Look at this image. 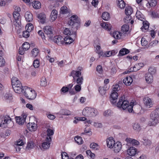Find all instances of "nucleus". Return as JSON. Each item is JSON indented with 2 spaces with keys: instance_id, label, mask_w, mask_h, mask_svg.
I'll use <instances>...</instances> for the list:
<instances>
[{
  "instance_id": "obj_1",
  "label": "nucleus",
  "mask_w": 159,
  "mask_h": 159,
  "mask_svg": "<svg viewBox=\"0 0 159 159\" xmlns=\"http://www.w3.org/2000/svg\"><path fill=\"white\" fill-rule=\"evenodd\" d=\"M136 106V105L134 104L132 102L129 105V102L125 100V96L124 95L119 98L116 105L117 107L124 110H126L129 112H134L135 111L134 108Z\"/></svg>"
},
{
  "instance_id": "obj_2",
  "label": "nucleus",
  "mask_w": 159,
  "mask_h": 159,
  "mask_svg": "<svg viewBox=\"0 0 159 159\" xmlns=\"http://www.w3.org/2000/svg\"><path fill=\"white\" fill-rule=\"evenodd\" d=\"M11 81L13 89L16 93H20L24 91L21 83L17 78L12 77Z\"/></svg>"
},
{
  "instance_id": "obj_3",
  "label": "nucleus",
  "mask_w": 159,
  "mask_h": 159,
  "mask_svg": "<svg viewBox=\"0 0 159 159\" xmlns=\"http://www.w3.org/2000/svg\"><path fill=\"white\" fill-rule=\"evenodd\" d=\"M150 120L148 125L150 126H155L158 123L159 108L156 109L150 115Z\"/></svg>"
},
{
  "instance_id": "obj_4",
  "label": "nucleus",
  "mask_w": 159,
  "mask_h": 159,
  "mask_svg": "<svg viewBox=\"0 0 159 159\" xmlns=\"http://www.w3.org/2000/svg\"><path fill=\"white\" fill-rule=\"evenodd\" d=\"M80 19L76 15H73L70 18L68 24L74 29L77 30L80 26Z\"/></svg>"
},
{
  "instance_id": "obj_5",
  "label": "nucleus",
  "mask_w": 159,
  "mask_h": 159,
  "mask_svg": "<svg viewBox=\"0 0 159 159\" xmlns=\"http://www.w3.org/2000/svg\"><path fill=\"white\" fill-rule=\"evenodd\" d=\"M98 113V111L96 109L90 107L85 108L82 111L83 115L89 117L96 116Z\"/></svg>"
},
{
  "instance_id": "obj_6",
  "label": "nucleus",
  "mask_w": 159,
  "mask_h": 159,
  "mask_svg": "<svg viewBox=\"0 0 159 159\" xmlns=\"http://www.w3.org/2000/svg\"><path fill=\"white\" fill-rule=\"evenodd\" d=\"M24 89H25L24 92V95L28 99L33 100L36 98V93L34 90H32L27 86L24 87Z\"/></svg>"
},
{
  "instance_id": "obj_7",
  "label": "nucleus",
  "mask_w": 159,
  "mask_h": 159,
  "mask_svg": "<svg viewBox=\"0 0 159 159\" xmlns=\"http://www.w3.org/2000/svg\"><path fill=\"white\" fill-rule=\"evenodd\" d=\"M13 24L16 27H19L21 25V17L19 13L15 11L13 13Z\"/></svg>"
},
{
  "instance_id": "obj_8",
  "label": "nucleus",
  "mask_w": 159,
  "mask_h": 159,
  "mask_svg": "<svg viewBox=\"0 0 159 159\" xmlns=\"http://www.w3.org/2000/svg\"><path fill=\"white\" fill-rule=\"evenodd\" d=\"M143 102L144 106L147 108H149L153 107L154 104L153 101L148 97H145L143 98Z\"/></svg>"
},
{
  "instance_id": "obj_9",
  "label": "nucleus",
  "mask_w": 159,
  "mask_h": 159,
  "mask_svg": "<svg viewBox=\"0 0 159 159\" xmlns=\"http://www.w3.org/2000/svg\"><path fill=\"white\" fill-rule=\"evenodd\" d=\"M82 67L79 66L77 70H73L71 72L70 76L73 77L74 81H75L76 77H80V76L81 75V71L82 70Z\"/></svg>"
},
{
  "instance_id": "obj_10",
  "label": "nucleus",
  "mask_w": 159,
  "mask_h": 159,
  "mask_svg": "<svg viewBox=\"0 0 159 159\" xmlns=\"http://www.w3.org/2000/svg\"><path fill=\"white\" fill-rule=\"evenodd\" d=\"M2 123L3 124H6L7 127L9 128L11 127L13 125V122L11 120V118L8 116L6 115L4 118L3 120L2 121Z\"/></svg>"
},
{
  "instance_id": "obj_11",
  "label": "nucleus",
  "mask_w": 159,
  "mask_h": 159,
  "mask_svg": "<svg viewBox=\"0 0 159 159\" xmlns=\"http://www.w3.org/2000/svg\"><path fill=\"white\" fill-rule=\"evenodd\" d=\"M27 117L25 114L23 113L20 116H16L15 117L16 123L20 125H22L25 121Z\"/></svg>"
},
{
  "instance_id": "obj_12",
  "label": "nucleus",
  "mask_w": 159,
  "mask_h": 159,
  "mask_svg": "<svg viewBox=\"0 0 159 159\" xmlns=\"http://www.w3.org/2000/svg\"><path fill=\"white\" fill-rule=\"evenodd\" d=\"M44 32L47 34L50 39H51L53 37V32L52 28L49 26H46L44 28Z\"/></svg>"
},
{
  "instance_id": "obj_13",
  "label": "nucleus",
  "mask_w": 159,
  "mask_h": 159,
  "mask_svg": "<svg viewBox=\"0 0 159 159\" xmlns=\"http://www.w3.org/2000/svg\"><path fill=\"white\" fill-rule=\"evenodd\" d=\"M28 129L30 131H34L36 130L37 126L36 124L34 123H29L27 125Z\"/></svg>"
},
{
  "instance_id": "obj_14",
  "label": "nucleus",
  "mask_w": 159,
  "mask_h": 159,
  "mask_svg": "<svg viewBox=\"0 0 159 159\" xmlns=\"http://www.w3.org/2000/svg\"><path fill=\"white\" fill-rule=\"evenodd\" d=\"M54 41L59 45L64 44V38L61 36H55L54 38Z\"/></svg>"
},
{
  "instance_id": "obj_15",
  "label": "nucleus",
  "mask_w": 159,
  "mask_h": 159,
  "mask_svg": "<svg viewBox=\"0 0 159 159\" xmlns=\"http://www.w3.org/2000/svg\"><path fill=\"white\" fill-rule=\"evenodd\" d=\"M47 136L45 139L46 141H51L52 137L51 136L54 134V131L50 129H48L47 130Z\"/></svg>"
},
{
  "instance_id": "obj_16",
  "label": "nucleus",
  "mask_w": 159,
  "mask_h": 159,
  "mask_svg": "<svg viewBox=\"0 0 159 159\" xmlns=\"http://www.w3.org/2000/svg\"><path fill=\"white\" fill-rule=\"evenodd\" d=\"M107 146L110 148H113L114 145L115 143V141L113 139L112 137H110L107 139L106 140Z\"/></svg>"
},
{
  "instance_id": "obj_17",
  "label": "nucleus",
  "mask_w": 159,
  "mask_h": 159,
  "mask_svg": "<svg viewBox=\"0 0 159 159\" xmlns=\"http://www.w3.org/2000/svg\"><path fill=\"white\" fill-rule=\"evenodd\" d=\"M111 102L113 104H115L116 102L118 97V94L116 92H112L111 93Z\"/></svg>"
},
{
  "instance_id": "obj_18",
  "label": "nucleus",
  "mask_w": 159,
  "mask_h": 159,
  "mask_svg": "<svg viewBox=\"0 0 159 159\" xmlns=\"http://www.w3.org/2000/svg\"><path fill=\"white\" fill-rule=\"evenodd\" d=\"M145 78L148 84H151L153 81V76L151 74L149 73L146 74Z\"/></svg>"
},
{
  "instance_id": "obj_19",
  "label": "nucleus",
  "mask_w": 159,
  "mask_h": 159,
  "mask_svg": "<svg viewBox=\"0 0 159 159\" xmlns=\"http://www.w3.org/2000/svg\"><path fill=\"white\" fill-rule=\"evenodd\" d=\"M100 25L107 31H110L111 30L112 26L111 24L105 22L101 23L100 24Z\"/></svg>"
},
{
  "instance_id": "obj_20",
  "label": "nucleus",
  "mask_w": 159,
  "mask_h": 159,
  "mask_svg": "<svg viewBox=\"0 0 159 159\" xmlns=\"http://www.w3.org/2000/svg\"><path fill=\"white\" fill-rule=\"evenodd\" d=\"M121 146V144L120 142H117L113 146L114 152L116 153L118 152L120 150Z\"/></svg>"
},
{
  "instance_id": "obj_21",
  "label": "nucleus",
  "mask_w": 159,
  "mask_h": 159,
  "mask_svg": "<svg viewBox=\"0 0 159 159\" xmlns=\"http://www.w3.org/2000/svg\"><path fill=\"white\" fill-rule=\"evenodd\" d=\"M137 149L134 147H131L127 150V154L129 156H133L136 153Z\"/></svg>"
},
{
  "instance_id": "obj_22",
  "label": "nucleus",
  "mask_w": 159,
  "mask_h": 159,
  "mask_svg": "<svg viewBox=\"0 0 159 159\" xmlns=\"http://www.w3.org/2000/svg\"><path fill=\"white\" fill-rule=\"evenodd\" d=\"M133 10L132 8L130 6L126 7L125 10V13L126 15L128 16L129 20L131 19V17L130 16L132 13Z\"/></svg>"
},
{
  "instance_id": "obj_23",
  "label": "nucleus",
  "mask_w": 159,
  "mask_h": 159,
  "mask_svg": "<svg viewBox=\"0 0 159 159\" xmlns=\"http://www.w3.org/2000/svg\"><path fill=\"white\" fill-rule=\"evenodd\" d=\"M57 11L56 10H53L50 14V20L52 21H54L57 18Z\"/></svg>"
},
{
  "instance_id": "obj_24",
  "label": "nucleus",
  "mask_w": 159,
  "mask_h": 159,
  "mask_svg": "<svg viewBox=\"0 0 159 159\" xmlns=\"http://www.w3.org/2000/svg\"><path fill=\"white\" fill-rule=\"evenodd\" d=\"M132 82L133 79L130 76L126 77L123 80V82L126 85H130Z\"/></svg>"
},
{
  "instance_id": "obj_25",
  "label": "nucleus",
  "mask_w": 159,
  "mask_h": 159,
  "mask_svg": "<svg viewBox=\"0 0 159 159\" xmlns=\"http://www.w3.org/2000/svg\"><path fill=\"white\" fill-rule=\"evenodd\" d=\"M25 17L27 21H31L33 19L32 14L29 12H26L25 14Z\"/></svg>"
},
{
  "instance_id": "obj_26",
  "label": "nucleus",
  "mask_w": 159,
  "mask_h": 159,
  "mask_svg": "<svg viewBox=\"0 0 159 159\" xmlns=\"http://www.w3.org/2000/svg\"><path fill=\"white\" fill-rule=\"evenodd\" d=\"M157 3V0H149L146 4V6L148 8L150 7H154L156 6Z\"/></svg>"
},
{
  "instance_id": "obj_27",
  "label": "nucleus",
  "mask_w": 159,
  "mask_h": 159,
  "mask_svg": "<svg viewBox=\"0 0 159 159\" xmlns=\"http://www.w3.org/2000/svg\"><path fill=\"white\" fill-rule=\"evenodd\" d=\"M74 41V39L69 36H66L64 39V43L66 44H70Z\"/></svg>"
},
{
  "instance_id": "obj_28",
  "label": "nucleus",
  "mask_w": 159,
  "mask_h": 159,
  "mask_svg": "<svg viewBox=\"0 0 159 159\" xmlns=\"http://www.w3.org/2000/svg\"><path fill=\"white\" fill-rule=\"evenodd\" d=\"M38 17L40 20L39 21L42 24H44L45 21L46 16L43 13H40L38 16Z\"/></svg>"
},
{
  "instance_id": "obj_29",
  "label": "nucleus",
  "mask_w": 159,
  "mask_h": 159,
  "mask_svg": "<svg viewBox=\"0 0 159 159\" xmlns=\"http://www.w3.org/2000/svg\"><path fill=\"white\" fill-rule=\"evenodd\" d=\"M101 48L100 45H98L96 47V52L98 54L99 57H104V54L103 51L101 50Z\"/></svg>"
},
{
  "instance_id": "obj_30",
  "label": "nucleus",
  "mask_w": 159,
  "mask_h": 159,
  "mask_svg": "<svg viewBox=\"0 0 159 159\" xmlns=\"http://www.w3.org/2000/svg\"><path fill=\"white\" fill-rule=\"evenodd\" d=\"M136 16L138 19L142 21H143V20H145L143 15L139 11H137Z\"/></svg>"
},
{
  "instance_id": "obj_31",
  "label": "nucleus",
  "mask_w": 159,
  "mask_h": 159,
  "mask_svg": "<svg viewBox=\"0 0 159 159\" xmlns=\"http://www.w3.org/2000/svg\"><path fill=\"white\" fill-rule=\"evenodd\" d=\"M51 141H46L42 143L41 146L44 149H46L49 148L50 144Z\"/></svg>"
},
{
  "instance_id": "obj_32",
  "label": "nucleus",
  "mask_w": 159,
  "mask_h": 159,
  "mask_svg": "<svg viewBox=\"0 0 159 159\" xmlns=\"http://www.w3.org/2000/svg\"><path fill=\"white\" fill-rule=\"evenodd\" d=\"M129 52V50L125 48H122L120 51L119 55L120 56H122L127 54Z\"/></svg>"
},
{
  "instance_id": "obj_33",
  "label": "nucleus",
  "mask_w": 159,
  "mask_h": 159,
  "mask_svg": "<svg viewBox=\"0 0 159 159\" xmlns=\"http://www.w3.org/2000/svg\"><path fill=\"white\" fill-rule=\"evenodd\" d=\"M143 25L141 27V29L143 31H144V30H147L148 29L149 27V23L147 21L143 20Z\"/></svg>"
},
{
  "instance_id": "obj_34",
  "label": "nucleus",
  "mask_w": 159,
  "mask_h": 159,
  "mask_svg": "<svg viewBox=\"0 0 159 159\" xmlns=\"http://www.w3.org/2000/svg\"><path fill=\"white\" fill-rule=\"evenodd\" d=\"M117 6L120 8L123 9L125 7V3L123 0H118Z\"/></svg>"
},
{
  "instance_id": "obj_35",
  "label": "nucleus",
  "mask_w": 159,
  "mask_h": 159,
  "mask_svg": "<svg viewBox=\"0 0 159 159\" xmlns=\"http://www.w3.org/2000/svg\"><path fill=\"white\" fill-rule=\"evenodd\" d=\"M102 17V18L105 20H108L110 18L109 14L107 12H103Z\"/></svg>"
},
{
  "instance_id": "obj_36",
  "label": "nucleus",
  "mask_w": 159,
  "mask_h": 159,
  "mask_svg": "<svg viewBox=\"0 0 159 159\" xmlns=\"http://www.w3.org/2000/svg\"><path fill=\"white\" fill-rule=\"evenodd\" d=\"M144 64L143 63H140L137 64H136L133 67V70L134 71H136L140 69V68L144 66Z\"/></svg>"
},
{
  "instance_id": "obj_37",
  "label": "nucleus",
  "mask_w": 159,
  "mask_h": 159,
  "mask_svg": "<svg viewBox=\"0 0 159 159\" xmlns=\"http://www.w3.org/2000/svg\"><path fill=\"white\" fill-rule=\"evenodd\" d=\"M129 29V25L126 24L123 25L121 27V31L124 34L128 31Z\"/></svg>"
},
{
  "instance_id": "obj_38",
  "label": "nucleus",
  "mask_w": 159,
  "mask_h": 159,
  "mask_svg": "<svg viewBox=\"0 0 159 159\" xmlns=\"http://www.w3.org/2000/svg\"><path fill=\"white\" fill-rule=\"evenodd\" d=\"M33 25L30 23H29L27 24L25 26L26 30L29 32H30L33 30Z\"/></svg>"
},
{
  "instance_id": "obj_39",
  "label": "nucleus",
  "mask_w": 159,
  "mask_h": 159,
  "mask_svg": "<svg viewBox=\"0 0 159 159\" xmlns=\"http://www.w3.org/2000/svg\"><path fill=\"white\" fill-rule=\"evenodd\" d=\"M39 52V49L36 48H34L31 51L32 56L33 57H35L38 55Z\"/></svg>"
},
{
  "instance_id": "obj_40",
  "label": "nucleus",
  "mask_w": 159,
  "mask_h": 159,
  "mask_svg": "<svg viewBox=\"0 0 159 159\" xmlns=\"http://www.w3.org/2000/svg\"><path fill=\"white\" fill-rule=\"evenodd\" d=\"M121 33L118 31H115L113 33V36L116 39H118L121 38Z\"/></svg>"
},
{
  "instance_id": "obj_41",
  "label": "nucleus",
  "mask_w": 159,
  "mask_h": 159,
  "mask_svg": "<svg viewBox=\"0 0 159 159\" xmlns=\"http://www.w3.org/2000/svg\"><path fill=\"white\" fill-rule=\"evenodd\" d=\"M90 147L91 148L95 150L98 149L99 148L98 145L94 143H91L90 144Z\"/></svg>"
},
{
  "instance_id": "obj_42",
  "label": "nucleus",
  "mask_w": 159,
  "mask_h": 159,
  "mask_svg": "<svg viewBox=\"0 0 159 159\" xmlns=\"http://www.w3.org/2000/svg\"><path fill=\"white\" fill-rule=\"evenodd\" d=\"M75 140L79 144H82L83 142L82 138L80 136H77L75 137Z\"/></svg>"
},
{
  "instance_id": "obj_43",
  "label": "nucleus",
  "mask_w": 159,
  "mask_h": 159,
  "mask_svg": "<svg viewBox=\"0 0 159 159\" xmlns=\"http://www.w3.org/2000/svg\"><path fill=\"white\" fill-rule=\"evenodd\" d=\"M30 45L27 42H25L22 45V48L24 49V51L28 50L30 48Z\"/></svg>"
},
{
  "instance_id": "obj_44",
  "label": "nucleus",
  "mask_w": 159,
  "mask_h": 159,
  "mask_svg": "<svg viewBox=\"0 0 159 159\" xmlns=\"http://www.w3.org/2000/svg\"><path fill=\"white\" fill-rule=\"evenodd\" d=\"M41 5V3L39 2L36 1L34 3L33 7L35 9H39L40 8Z\"/></svg>"
},
{
  "instance_id": "obj_45",
  "label": "nucleus",
  "mask_w": 159,
  "mask_h": 159,
  "mask_svg": "<svg viewBox=\"0 0 159 159\" xmlns=\"http://www.w3.org/2000/svg\"><path fill=\"white\" fill-rule=\"evenodd\" d=\"M84 79L82 76L77 78V79H75V80L76 81L77 84L81 85L83 83Z\"/></svg>"
},
{
  "instance_id": "obj_46",
  "label": "nucleus",
  "mask_w": 159,
  "mask_h": 159,
  "mask_svg": "<svg viewBox=\"0 0 159 159\" xmlns=\"http://www.w3.org/2000/svg\"><path fill=\"white\" fill-rule=\"evenodd\" d=\"M41 85L43 87L47 85V81L46 78L43 77L41 79Z\"/></svg>"
},
{
  "instance_id": "obj_47",
  "label": "nucleus",
  "mask_w": 159,
  "mask_h": 159,
  "mask_svg": "<svg viewBox=\"0 0 159 159\" xmlns=\"http://www.w3.org/2000/svg\"><path fill=\"white\" fill-rule=\"evenodd\" d=\"M33 143H34L32 141H30L28 143L26 148H28L29 149H32L34 146Z\"/></svg>"
},
{
  "instance_id": "obj_48",
  "label": "nucleus",
  "mask_w": 159,
  "mask_h": 159,
  "mask_svg": "<svg viewBox=\"0 0 159 159\" xmlns=\"http://www.w3.org/2000/svg\"><path fill=\"white\" fill-rule=\"evenodd\" d=\"M159 12H158L155 11H152L151 13V15L152 17L154 18L159 17Z\"/></svg>"
},
{
  "instance_id": "obj_49",
  "label": "nucleus",
  "mask_w": 159,
  "mask_h": 159,
  "mask_svg": "<svg viewBox=\"0 0 159 159\" xmlns=\"http://www.w3.org/2000/svg\"><path fill=\"white\" fill-rule=\"evenodd\" d=\"M64 34L67 35H70L72 34V31L68 28H66L64 31Z\"/></svg>"
},
{
  "instance_id": "obj_50",
  "label": "nucleus",
  "mask_w": 159,
  "mask_h": 159,
  "mask_svg": "<svg viewBox=\"0 0 159 159\" xmlns=\"http://www.w3.org/2000/svg\"><path fill=\"white\" fill-rule=\"evenodd\" d=\"M61 11L62 13L63 14H66L69 12L67 9V7L66 6H63L61 8Z\"/></svg>"
},
{
  "instance_id": "obj_51",
  "label": "nucleus",
  "mask_w": 159,
  "mask_h": 159,
  "mask_svg": "<svg viewBox=\"0 0 159 159\" xmlns=\"http://www.w3.org/2000/svg\"><path fill=\"white\" fill-rule=\"evenodd\" d=\"M33 65L35 68H38L39 66V61L37 59L35 60L33 62Z\"/></svg>"
},
{
  "instance_id": "obj_52",
  "label": "nucleus",
  "mask_w": 159,
  "mask_h": 159,
  "mask_svg": "<svg viewBox=\"0 0 159 159\" xmlns=\"http://www.w3.org/2000/svg\"><path fill=\"white\" fill-rule=\"evenodd\" d=\"M133 128L136 131H139L140 128L139 125L138 123H135L133 125Z\"/></svg>"
},
{
  "instance_id": "obj_53",
  "label": "nucleus",
  "mask_w": 159,
  "mask_h": 159,
  "mask_svg": "<svg viewBox=\"0 0 159 159\" xmlns=\"http://www.w3.org/2000/svg\"><path fill=\"white\" fill-rule=\"evenodd\" d=\"M120 89L119 86L118 84H116L113 86L112 92L118 91Z\"/></svg>"
},
{
  "instance_id": "obj_54",
  "label": "nucleus",
  "mask_w": 159,
  "mask_h": 159,
  "mask_svg": "<svg viewBox=\"0 0 159 159\" xmlns=\"http://www.w3.org/2000/svg\"><path fill=\"white\" fill-rule=\"evenodd\" d=\"M99 91L100 93L102 95H104L106 92V90L104 89L103 88L100 87L99 88Z\"/></svg>"
},
{
  "instance_id": "obj_55",
  "label": "nucleus",
  "mask_w": 159,
  "mask_h": 159,
  "mask_svg": "<svg viewBox=\"0 0 159 159\" xmlns=\"http://www.w3.org/2000/svg\"><path fill=\"white\" fill-rule=\"evenodd\" d=\"M141 44L142 46H145L148 44V42L145 38H142L141 40Z\"/></svg>"
},
{
  "instance_id": "obj_56",
  "label": "nucleus",
  "mask_w": 159,
  "mask_h": 159,
  "mask_svg": "<svg viewBox=\"0 0 159 159\" xmlns=\"http://www.w3.org/2000/svg\"><path fill=\"white\" fill-rule=\"evenodd\" d=\"M30 32L26 30V31H23V37L25 38H27L29 37L30 36Z\"/></svg>"
},
{
  "instance_id": "obj_57",
  "label": "nucleus",
  "mask_w": 159,
  "mask_h": 159,
  "mask_svg": "<svg viewBox=\"0 0 159 159\" xmlns=\"http://www.w3.org/2000/svg\"><path fill=\"white\" fill-rule=\"evenodd\" d=\"M148 71L149 72L148 73L151 74L152 75L153 74H154L156 72V69L153 67H150L149 68Z\"/></svg>"
},
{
  "instance_id": "obj_58",
  "label": "nucleus",
  "mask_w": 159,
  "mask_h": 159,
  "mask_svg": "<svg viewBox=\"0 0 159 159\" xmlns=\"http://www.w3.org/2000/svg\"><path fill=\"white\" fill-rule=\"evenodd\" d=\"M96 70L100 74L103 72L102 67L101 65H98L96 67Z\"/></svg>"
},
{
  "instance_id": "obj_59",
  "label": "nucleus",
  "mask_w": 159,
  "mask_h": 159,
  "mask_svg": "<svg viewBox=\"0 0 159 159\" xmlns=\"http://www.w3.org/2000/svg\"><path fill=\"white\" fill-rule=\"evenodd\" d=\"M75 90L77 92H79L80 91L81 89V85L77 84L74 87Z\"/></svg>"
},
{
  "instance_id": "obj_60",
  "label": "nucleus",
  "mask_w": 159,
  "mask_h": 159,
  "mask_svg": "<svg viewBox=\"0 0 159 159\" xmlns=\"http://www.w3.org/2000/svg\"><path fill=\"white\" fill-rule=\"evenodd\" d=\"M5 98L6 99L9 101L11 100L12 99V95L10 94H6L5 96Z\"/></svg>"
},
{
  "instance_id": "obj_61",
  "label": "nucleus",
  "mask_w": 159,
  "mask_h": 159,
  "mask_svg": "<svg viewBox=\"0 0 159 159\" xmlns=\"http://www.w3.org/2000/svg\"><path fill=\"white\" fill-rule=\"evenodd\" d=\"M158 41L156 40H154L153 41L151 42L149 44L150 46H156L158 43Z\"/></svg>"
},
{
  "instance_id": "obj_62",
  "label": "nucleus",
  "mask_w": 159,
  "mask_h": 159,
  "mask_svg": "<svg viewBox=\"0 0 159 159\" xmlns=\"http://www.w3.org/2000/svg\"><path fill=\"white\" fill-rule=\"evenodd\" d=\"M5 62L4 59L2 57H0V66H4Z\"/></svg>"
},
{
  "instance_id": "obj_63",
  "label": "nucleus",
  "mask_w": 159,
  "mask_h": 159,
  "mask_svg": "<svg viewBox=\"0 0 159 159\" xmlns=\"http://www.w3.org/2000/svg\"><path fill=\"white\" fill-rule=\"evenodd\" d=\"M69 89L67 87H63L61 89V91L65 93L69 91Z\"/></svg>"
},
{
  "instance_id": "obj_64",
  "label": "nucleus",
  "mask_w": 159,
  "mask_h": 159,
  "mask_svg": "<svg viewBox=\"0 0 159 159\" xmlns=\"http://www.w3.org/2000/svg\"><path fill=\"white\" fill-rule=\"evenodd\" d=\"M143 144L145 146H149L151 144V142L150 140L148 139H145L144 140V142L143 143Z\"/></svg>"
}]
</instances>
